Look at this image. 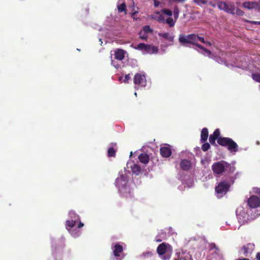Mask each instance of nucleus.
<instances>
[{
    "label": "nucleus",
    "instance_id": "a211bd4d",
    "mask_svg": "<svg viewBox=\"0 0 260 260\" xmlns=\"http://www.w3.org/2000/svg\"><path fill=\"white\" fill-rule=\"evenodd\" d=\"M140 161L144 164H147L149 161V156L146 153H141L138 156Z\"/></svg>",
    "mask_w": 260,
    "mask_h": 260
},
{
    "label": "nucleus",
    "instance_id": "f03ea898",
    "mask_svg": "<svg viewBox=\"0 0 260 260\" xmlns=\"http://www.w3.org/2000/svg\"><path fill=\"white\" fill-rule=\"evenodd\" d=\"M218 144L223 147H226L231 152H237L238 151V145L231 138L228 137L220 138L218 140Z\"/></svg>",
    "mask_w": 260,
    "mask_h": 260
},
{
    "label": "nucleus",
    "instance_id": "58836bf2",
    "mask_svg": "<svg viewBox=\"0 0 260 260\" xmlns=\"http://www.w3.org/2000/svg\"><path fill=\"white\" fill-rule=\"evenodd\" d=\"M248 22L252 24H259L260 25V21H249Z\"/></svg>",
    "mask_w": 260,
    "mask_h": 260
},
{
    "label": "nucleus",
    "instance_id": "ea45409f",
    "mask_svg": "<svg viewBox=\"0 0 260 260\" xmlns=\"http://www.w3.org/2000/svg\"><path fill=\"white\" fill-rule=\"evenodd\" d=\"M159 2L157 1H156V0H154V6L155 7H158V6L159 5Z\"/></svg>",
    "mask_w": 260,
    "mask_h": 260
},
{
    "label": "nucleus",
    "instance_id": "20e7f679",
    "mask_svg": "<svg viewBox=\"0 0 260 260\" xmlns=\"http://www.w3.org/2000/svg\"><path fill=\"white\" fill-rule=\"evenodd\" d=\"M128 182V179L126 175H121L118 177L115 180V185L119 188V190L121 193L124 192H128L129 193H131V189L127 185Z\"/></svg>",
    "mask_w": 260,
    "mask_h": 260
},
{
    "label": "nucleus",
    "instance_id": "de8ad7c7",
    "mask_svg": "<svg viewBox=\"0 0 260 260\" xmlns=\"http://www.w3.org/2000/svg\"><path fill=\"white\" fill-rule=\"evenodd\" d=\"M137 13V12H135L134 13H133V15H135L136 13Z\"/></svg>",
    "mask_w": 260,
    "mask_h": 260
},
{
    "label": "nucleus",
    "instance_id": "8fccbe9b",
    "mask_svg": "<svg viewBox=\"0 0 260 260\" xmlns=\"http://www.w3.org/2000/svg\"><path fill=\"white\" fill-rule=\"evenodd\" d=\"M257 144H259V142H257Z\"/></svg>",
    "mask_w": 260,
    "mask_h": 260
},
{
    "label": "nucleus",
    "instance_id": "4c0bfd02",
    "mask_svg": "<svg viewBox=\"0 0 260 260\" xmlns=\"http://www.w3.org/2000/svg\"><path fill=\"white\" fill-rule=\"evenodd\" d=\"M194 2L197 4H199V3H201L203 4H205L206 3V2L203 0H193Z\"/></svg>",
    "mask_w": 260,
    "mask_h": 260
},
{
    "label": "nucleus",
    "instance_id": "39448f33",
    "mask_svg": "<svg viewBox=\"0 0 260 260\" xmlns=\"http://www.w3.org/2000/svg\"><path fill=\"white\" fill-rule=\"evenodd\" d=\"M179 42L183 45L186 46L187 44L194 45L198 47L197 34H191L188 35H180L179 37Z\"/></svg>",
    "mask_w": 260,
    "mask_h": 260
},
{
    "label": "nucleus",
    "instance_id": "393cba45",
    "mask_svg": "<svg viewBox=\"0 0 260 260\" xmlns=\"http://www.w3.org/2000/svg\"><path fill=\"white\" fill-rule=\"evenodd\" d=\"M251 77L255 81L260 83V73H252L251 74Z\"/></svg>",
    "mask_w": 260,
    "mask_h": 260
},
{
    "label": "nucleus",
    "instance_id": "a19ab883",
    "mask_svg": "<svg viewBox=\"0 0 260 260\" xmlns=\"http://www.w3.org/2000/svg\"><path fill=\"white\" fill-rule=\"evenodd\" d=\"M256 258L257 259V260H260V252L257 253L256 255Z\"/></svg>",
    "mask_w": 260,
    "mask_h": 260
},
{
    "label": "nucleus",
    "instance_id": "4be33fe9",
    "mask_svg": "<svg viewBox=\"0 0 260 260\" xmlns=\"http://www.w3.org/2000/svg\"><path fill=\"white\" fill-rule=\"evenodd\" d=\"M158 36L159 37L166 39L170 41H172L174 39V37L173 36H170L168 32L159 33L158 34Z\"/></svg>",
    "mask_w": 260,
    "mask_h": 260
},
{
    "label": "nucleus",
    "instance_id": "c03bdc74",
    "mask_svg": "<svg viewBox=\"0 0 260 260\" xmlns=\"http://www.w3.org/2000/svg\"><path fill=\"white\" fill-rule=\"evenodd\" d=\"M237 260H250V259L248 258H239Z\"/></svg>",
    "mask_w": 260,
    "mask_h": 260
},
{
    "label": "nucleus",
    "instance_id": "603ef678",
    "mask_svg": "<svg viewBox=\"0 0 260 260\" xmlns=\"http://www.w3.org/2000/svg\"><path fill=\"white\" fill-rule=\"evenodd\" d=\"M259 2H260V0H259Z\"/></svg>",
    "mask_w": 260,
    "mask_h": 260
},
{
    "label": "nucleus",
    "instance_id": "9d476101",
    "mask_svg": "<svg viewBox=\"0 0 260 260\" xmlns=\"http://www.w3.org/2000/svg\"><path fill=\"white\" fill-rule=\"evenodd\" d=\"M255 248V245L253 243H249L244 245L241 249L243 255L247 257L251 254Z\"/></svg>",
    "mask_w": 260,
    "mask_h": 260
},
{
    "label": "nucleus",
    "instance_id": "7ed1b4c3",
    "mask_svg": "<svg viewBox=\"0 0 260 260\" xmlns=\"http://www.w3.org/2000/svg\"><path fill=\"white\" fill-rule=\"evenodd\" d=\"M169 249H167V245L166 243H162L159 244L157 248V252L159 256H162L161 258L164 260H169L172 253V247L168 245Z\"/></svg>",
    "mask_w": 260,
    "mask_h": 260
},
{
    "label": "nucleus",
    "instance_id": "09e8293b",
    "mask_svg": "<svg viewBox=\"0 0 260 260\" xmlns=\"http://www.w3.org/2000/svg\"><path fill=\"white\" fill-rule=\"evenodd\" d=\"M122 78V77H120L119 78V79L120 80Z\"/></svg>",
    "mask_w": 260,
    "mask_h": 260
},
{
    "label": "nucleus",
    "instance_id": "c756f323",
    "mask_svg": "<svg viewBox=\"0 0 260 260\" xmlns=\"http://www.w3.org/2000/svg\"><path fill=\"white\" fill-rule=\"evenodd\" d=\"M143 32L147 34L148 33L152 32V29L151 28L149 25H145L143 28Z\"/></svg>",
    "mask_w": 260,
    "mask_h": 260
},
{
    "label": "nucleus",
    "instance_id": "e433bc0d",
    "mask_svg": "<svg viewBox=\"0 0 260 260\" xmlns=\"http://www.w3.org/2000/svg\"><path fill=\"white\" fill-rule=\"evenodd\" d=\"M131 77L129 76V74L126 75L124 77V82L125 83L127 82V81L130 79Z\"/></svg>",
    "mask_w": 260,
    "mask_h": 260
},
{
    "label": "nucleus",
    "instance_id": "7c9ffc66",
    "mask_svg": "<svg viewBox=\"0 0 260 260\" xmlns=\"http://www.w3.org/2000/svg\"><path fill=\"white\" fill-rule=\"evenodd\" d=\"M162 12L163 14H166L167 16H169L170 17H171L173 14L172 11L169 9H163L162 10Z\"/></svg>",
    "mask_w": 260,
    "mask_h": 260
},
{
    "label": "nucleus",
    "instance_id": "f8f14e48",
    "mask_svg": "<svg viewBox=\"0 0 260 260\" xmlns=\"http://www.w3.org/2000/svg\"><path fill=\"white\" fill-rule=\"evenodd\" d=\"M248 204L251 208H256L260 205V199L256 196H252L248 200Z\"/></svg>",
    "mask_w": 260,
    "mask_h": 260
},
{
    "label": "nucleus",
    "instance_id": "5701e85b",
    "mask_svg": "<svg viewBox=\"0 0 260 260\" xmlns=\"http://www.w3.org/2000/svg\"><path fill=\"white\" fill-rule=\"evenodd\" d=\"M176 20H173L171 17L166 19V22L169 25L170 27H173L174 26Z\"/></svg>",
    "mask_w": 260,
    "mask_h": 260
},
{
    "label": "nucleus",
    "instance_id": "423d86ee",
    "mask_svg": "<svg viewBox=\"0 0 260 260\" xmlns=\"http://www.w3.org/2000/svg\"><path fill=\"white\" fill-rule=\"evenodd\" d=\"M230 188V185L228 182L221 181L215 187V191L220 197H222L228 192Z\"/></svg>",
    "mask_w": 260,
    "mask_h": 260
},
{
    "label": "nucleus",
    "instance_id": "bb28decb",
    "mask_svg": "<svg viewBox=\"0 0 260 260\" xmlns=\"http://www.w3.org/2000/svg\"><path fill=\"white\" fill-rule=\"evenodd\" d=\"M117 9L119 12H125L126 13V5L124 3L118 6Z\"/></svg>",
    "mask_w": 260,
    "mask_h": 260
},
{
    "label": "nucleus",
    "instance_id": "2f4dec72",
    "mask_svg": "<svg viewBox=\"0 0 260 260\" xmlns=\"http://www.w3.org/2000/svg\"><path fill=\"white\" fill-rule=\"evenodd\" d=\"M139 37L141 39L144 40H147L148 38V35L147 34H145L144 32L141 31L139 34Z\"/></svg>",
    "mask_w": 260,
    "mask_h": 260
},
{
    "label": "nucleus",
    "instance_id": "1a4fd4ad",
    "mask_svg": "<svg viewBox=\"0 0 260 260\" xmlns=\"http://www.w3.org/2000/svg\"><path fill=\"white\" fill-rule=\"evenodd\" d=\"M217 6L220 10H223L227 13L231 14H235L236 7L234 4L220 2L218 3Z\"/></svg>",
    "mask_w": 260,
    "mask_h": 260
},
{
    "label": "nucleus",
    "instance_id": "79ce46f5",
    "mask_svg": "<svg viewBox=\"0 0 260 260\" xmlns=\"http://www.w3.org/2000/svg\"><path fill=\"white\" fill-rule=\"evenodd\" d=\"M204 43L207 44V45H208L209 46H211L212 45L211 43L210 42H209V41H205V42Z\"/></svg>",
    "mask_w": 260,
    "mask_h": 260
},
{
    "label": "nucleus",
    "instance_id": "6ab92c4d",
    "mask_svg": "<svg viewBox=\"0 0 260 260\" xmlns=\"http://www.w3.org/2000/svg\"><path fill=\"white\" fill-rule=\"evenodd\" d=\"M124 51L122 49H118L115 52V58L119 60H122L124 57Z\"/></svg>",
    "mask_w": 260,
    "mask_h": 260
},
{
    "label": "nucleus",
    "instance_id": "a18cd8bd",
    "mask_svg": "<svg viewBox=\"0 0 260 260\" xmlns=\"http://www.w3.org/2000/svg\"><path fill=\"white\" fill-rule=\"evenodd\" d=\"M150 254V253H149V252H147V253H144V254H143V255L145 256V255H147V254L148 255V254Z\"/></svg>",
    "mask_w": 260,
    "mask_h": 260
},
{
    "label": "nucleus",
    "instance_id": "c9c22d12",
    "mask_svg": "<svg viewBox=\"0 0 260 260\" xmlns=\"http://www.w3.org/2000/svg\"><path fill=\"white\" fill-rule=\"evenodd\" d=\"M197 42L198 41H200L201 42L204 43L205 42L204 38L203 37H199L198 36V35H197Z\"/></svg>",
    "mask_w": 260,
    "mask_h": 260
},
{
    "label": "nucleus",
    "instance_id": "a878e982",
    "mask_svg": "<svg viewBox=\"0 0 260 260\" xmlns=\"http://www.w3.org/2000/svg\"><path fill=\"white\" fill-rule=\"evenodd\" d=\"M179 14V8H178V6H176L174 8V10H173L174 17L175 20H177L178 18Z\"/></svg>",
    "mask_w": 260,
    "mask_h": 260
},
{
    "label": "nucleus",
    "instance_id": "f3484780",
    "mask_svg": "<svg viewBox=\"0 0 260 260\" xmlns=\"http://www.w3.org/2000/svg\"><path fill=\"white\" fill-rule=\"evenodd\" d=\"M208 136L209 133L208 128L206 127L203 128L201 131V142L202 143L205 142L207 140Z\"/></svg>",
    "mask_w": 260,
    "mask_h": 260
},
{
    "label": "nucleus",
    "instance_id": "3c124183",
    "mask_svg": "<svg viewBox=\"0 0 260 260\" xmlns=\"http://www.w3.org/2000/svg\"><path fill=\"white\" fill-rule=\"evenodd\" d=\"M259 193L260 194V191L259 192Z\"/></svg>",
    "mask_w": 260,
    "mask_h": 260
},
{
    "label": "nucleus",
    "instance_id": "4468645a",
    "mask_svg": "<svg viewBox=\"0 0 260 260\" xmlns=\"http://www.w3.org/2000/svg\"><path fill=\"white\" fill-rule=\"evenodd\" d=\"M69 214L71 217H72L73 215L75 216V220H67L66 225L67 227L73 228L76 224V220L79 219V218L78 216L76 215L75 213L73 211H70Z\"/></svg>",
    "mask_w": 260,
    "mask_h": 260
},
{
    "label": "nucleus",
    "instance_id": "0eeeda50",
    "mask_svg": "<svg viewBox=\"0 0 260 260\" xmlns=\"http://www.w3.org/2000/svg\"><path fill=\"white\" fill-rule=\"evenodd\" d=\"M236 215L241 224H244L249 220V215L243 207H239L237 209Z\"/></svg>",
    "mask_w": 260,
    "mask_h": 260
},
{
    "label": "nucleus",
    "instance_id": "9b49d317",
    "mask_svg": "<svg viewBox=\"0 0 260 260\" xmlns=\"http://www.w3.org/2000/svg\"><path fill=\"white\" fill-rule=\"evenodd\" d=\"M220 132L219 129H216L214 131L213 133L209 136V141L210 143L214 146H217V145L216 144L215 141L217 140V141H218V140L220 138H222V137H220Z\"/></svg>",
    "mask_w": 260,
    "mask_h": 260
},
{
    "label": "nucleus",
    "instance_id": "f704fd0d",
    "mask_svg": "<svg viewBox=\"0 0 260 260\" xmlns=\"http://www.w3.org/2000/svg\"><path fill=\"white\" fill-rule=\"evenodd\" d=\"M236 12L235 13L237 15H239V16H242L243 14H244V12L242 10H241L239 8H236Z\"/></svg>",
    "mask_w": 260,
    "mask_h": 260
},
{
    "label": "nucleus",
    "instance_id": "ddd939ff",
    "mask_svg": "<svg viewBox=\"0 0 260 260\" xmlns=\"http://www.w3.org/2000/svg\"><path fill=\"white\" fill-rule=\"evenodd\" d=\"M160 153L164 157H169L172 154V150L169 146L162 147L160 148Z\"/></svg>",
    "mask_w": 260,
    "mask_h": 260
},
{
    "label": "nucleus",
    "instance_id": "f257e3e1",
    "mask_svg": "<svg viewBox=\"0 0 260 260\" xmlns=\"http://www.w3.org/2000/svg\"><path fill=\"white\" fill-rule=\"evenodd\" d=\"M212 169L215 174L221 175L226 171L229 173H233L235 171L236 168L225 161L220 160L214 162L212 166Z\"/></svg>",
    "mask_w": 260,
    "mask_h": 260
},
{
    "label": "nucleus",
    "instance_id": "cd10ccee",
    "mask_svg": "<svg viewBox=\"0 0 260 260\" xmlns=\"http://www.w3.org/2000/svg\"><path fill=\"white\" fill-rule=\"evenodd\" d=\"M210 148V145L209 143L208 142H204V144L202 145V149L203 151L205 152V151H207V150H208L209 149V148Z\"/></svg>",
    "mask_w": 260,
    "mask_h": 260
},
{
    "label": "nucleus",
    "instance_id": "dca6fc26",
    "mask_svg": "<svg viewBox=\"0 0 260 260\" xmlns=\"http://www.w3.org/2000/svg\"><path fill=\"white\" fill-rule=\"evenodd\" d=\"M145 79V77L142 76L140 73H137L135 74L134 78V83L135 84L140 85L143 83V81Z\"/></svg>",
    "mask_w": 260,
    "mask_h": 260
},
{
    "label": "nucleus",
    "instance_id": "72a5a7b5",
    "mask_svg": "<svg viewBox=\"0 0 260 260\" xmlns=\"http://www.w3.org/2000/svg\"><path fill=\"white\" fill-rule=\"evenodd\" d=\"M157 20L161 22H165L166 21V19H165L164 15V14L160 15L158 17Z\"/></svg>",
    "mask_w": 260,
    "mask_h": 260
},
{
    "label": "nucleus",
    "instance_id": "412c9836",
    "mask_svg": "<svg viewBox=\"0 0 260 260\" xmlns=\"http://www.w3.org/2000/svg\"><path fill=\"white\" fill-rule=\"evenodd\" d=\"M132 172L136 174V175H138L141 172V168L140 166L137 164H134L131 168Z\"/></svg>",
    "mask_w": 260,
    "mask_h": 260
},
{
    "label": "nucleus",
    "instance_id": "2eb2a0df",
    "mask_svg": "<svg viewBox=\"0 0 260 260\" xmlns=\"http://www.w3.org/2000/svg\"><path fill=\"white\" fill-rule=\"evenodd\" d=\"M191 162L187 159H183L180 162V166L182 170L184 171H188L191 168Z\"/></svg>",
    "mask_w": 260,
    "mask_h": 260
},
{
    "label": "nucleus",
    "instance_id": "c85d7f7f",
    "mask_svg": "<svg viewBox=\"0 0 260 260\" xmlns=\"http://www.w3.org/2000/svg\"><path fill=\"white\" fill-rule=\"evenodd\" d=\"M254 5L253 2H245L243 4V6L244 8L247 9H251L253 8Z\"/></svg>",
    "mask_w": 260,
    "mask_h": 260
},
{
    "label": "nucleus",
    "instance_id": "aec40b11",
    "mask_svg": "<svg viewBox=\"0 0 260 260\" xmlns=\"http://www.w3.org/2000/svg\"><path fill=\"white\" fill-rule=\"evenodd\" d=\"M123 251V247L121 245L117 243L114 246V250L113 251V254L115 256H119L120 253Z\"/></svg>",
    "mask_w": 260,
    "mask_h": 260
},
{
    "label": "nucleus",
    "instance_id": "6e6552de",
    "mask_svg": "<svg viewBox=\"0 0 260 260\" xmlns=\"http://www.w3.org/2000/svg\"><path fill=\"white\" fill-rule=\"evenodd\" d=\"M135 48L143 51L145 53L149 54L156 53L158 51V49L156 47L152 45L145 44L144 43L139 44Z\"/></svg>",
    "mask_w": 260,
    "mask_h": 260
},
{
    "label": "nucleus",
    "instance_id": "37998d69",
    "mask_svg": "<svg viewBox=\"0 0 260 260\" xmlns=\"http://www.w3.org/2000/svg\"><path fill=\"white\" fill-rule=\"evenodd\" d=\"M83 225H84V224H83V223H82V222H80L79 223V224H78V228H81L83 227Z\"/></svg>",
    "mask_w": 260,
    "mask_h": 260
},
{
    "label": "nucleus",
    "instance_id": "473e14b6",
    "mask_svg": "<svg viewBox=\"0 0 260 260\" xmlns=\"http://www.w3.org/2000/svg\"><path fill=\"white\" fill-rule=\"evenodd\" d=\"M198 48L203 50L205 52L208 53V54L209 55H210L211 54V52L208 50L207 49L205 48V47H204L203 46H202V45H198Z\"/></svg>",
    "mask_w": 260,
    "mask_h": 260
},
{
    "label": "nucleus",
    "instance_id": "49530a36",
    "mask_svg": "<svg viewBox=\"0 0 260 260\" xmlns=\"http://www.w3.org/2000/svg\"><path fill=\"white\" fill-rule=\"evenodd\" d=\"M210 5L213 6V7H214L215 6V4H210Z\"/></svg>",
    "mask_w": 260,
    "mask_h": 260
},
{
    "label": "nucleus",
    "instance_id": "b1692460",
    "mask_svg": "<svg viewBox=\"0 0 260 260\" xmlns=\"http://www.w3.org/2000/svg\"><path fill=\"white\" fill-rule=\"evenodd\" d=\"M116 151L113 147H110L108 150V156L109 157H115Z\"/></svg>",
    "mask_w": 260,
    "mask_h": 260
}]
</instances>
